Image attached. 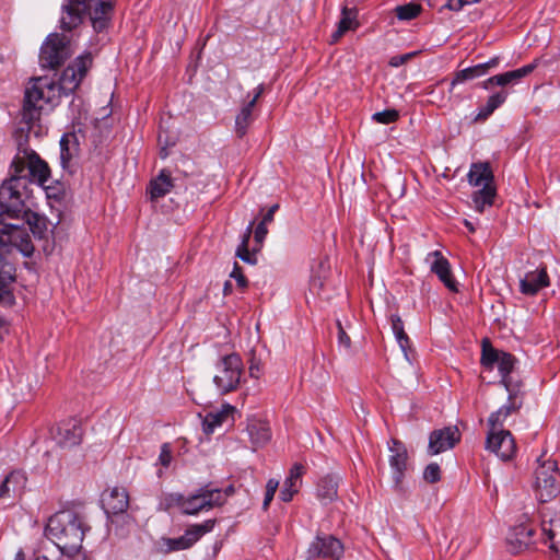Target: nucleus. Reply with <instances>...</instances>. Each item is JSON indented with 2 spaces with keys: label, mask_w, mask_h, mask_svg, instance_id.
<instances>
[{
  "label": "nucleus",
  "mask_w": 560,
  "mask_h": 560,
  "mask_svg": "<svg viewBox=\"0 0 560 560\" xmlns=\"http://www.w3.org/2000/svg\"><path fill=\"white\" fill-rule=\"evenodd\" d=\"M9 174L0 186V256L20 252L23 257H32L35 246L28 230L36 240H47L51 230L47 218L27 206L32 189L19 158L11 161Z\"/></svg>",
  "instance_id": "f257e3e1"
},
{
  "label": "nucleus",
  "mask_w": 560,
  "mask_h": 560,
  "mask_svg": "<svg viewBox=\"0 0 560 560\" xmlns=\"http://www.w3.org/2000/svg\"><path fill=\"white\" fill-rule=\"evenodd\" d=\"M92 66L91 54L79 56L61 73L59 81L48 77L32 78L25 89L21 122L28 129L40 119L45 106L56 107L62 96L72 94Z\"/></svg>",
  "instance_id": "f03ea898"
},
{
  "label": "nucleus",
  "mask_w": 560,
  "mask_h": 560,
  "mask_svg": "<svg viewBox=\"0 0 560 560\" xmlns=\"http://www.w3.org/2000/svg\"><path fill=\"white\" fill-rule=\"evenodd\" d=\"M90 529L82 514L62 510L49 517L45 535L62 553L69 556L80 551L85 533Z\"/></svg>",
  "instance_id": "7ed1b4c3"
},
{
  "label": "nucleus",
  "mask_w": 560,
  "mask_h": 560,
  "mask_svg": "<svg viewBox=\"0 0 560 560\" xmlns=\"http://www.w3.org/2000/svg\"><path fill=\"white\" fill-rule=\"evenodd\" d=\"M517 359L510 352L494 348L489 338L481 341L480 363L487 370H493L497 365L501 376L500 383L505 387H521L522 383H514L511 376Z\"/></svg>",
  "instance_id": "20e7f679"
},
{
  "label": "nucleus",
  "mask_w": 560,
  "mask_h": 560,
  "mask_svg": "<svg viewBox=\"0 0 560 560\" xmlns=\"http://www.w3.org/2000/svg\"><path fill=\"white\" fill-rule=\"evenodd\" d=\"M243 372V362L237 353H225L217 364V374L213 376L221 394L233 392L237 388Z\"/></svg>",
  "instance_id": "39448f33"
},
{
  "label": "nucleus",
  "mask_w": 560,
  "mask_h": 560,
  "mask_svg": "<svg viewBox=\"0 0 560 560\" xmlns=\"http://www.w3.org/2000/svg\"><path fill=\"white\" fill-rule=\"evenodd\" d=\"M70 42L67 36L52 33L40 47L39 63L43 68L56 69L71 56Z\"/></svg>",
  "instance_id": "423d86ee"
},
{
  "label": "nucleus",
  "mask_w": 560,
  "mask_h": 560,
  "mask_svg": "<svg viewBox=\"0 0 560 560\" xmlns=\"http://www.w3.org/2000/svg\"><path fill=\"white\" fill-rule=\"evenodd\" d=\"M535 488L542 502L553 499L560 492V470L555 460H546L536 468Z\"/></svg>",
  "instance_id": "0eeeda50"
},
{
  "label": "nucleus",
  "mask_w": 560,
  "mask_h": 560,
  "mask_svg": "<svg viewBox=\"0 0 560 560\" xmlns=\"http://www.w3.org/2000/svg\"><path fill=\"white\" fill-rule=\"evenodd\" d=\"M14 158L20 159L23 174L30 178V186L32 184L44 186L45 182L50 180L51 170L48 163L43 160L33 149H19V152L14 155Z\"/></svg>",
  "instance_id": "6e6552de"
},
{
  "label": "nucleus",
  "mask_w": 560,
  "mask_h": 560,
  "mask_svg": "<svg viewBox=\"0 0 560 560\" xmlns=\"http://www.w3.org/2000/svg\"><path fill=\"white\" fill-rule=\"evenodd\" d=\"M343 544L330 534H317L307 549L308 559L340 560L343 556Z\"/></svg>",
  "instance_id": "1a4fd4ad"
},
{
  "label": "nucleus",
  "mask_w": 560,
  "mask_h": 560,
  "mask_svg": "<svg viewBox=\"0 0 560 560\" xmlns=\"http://www.w3.org/2000/svg\"><path fill=\"white\" fill-rule=\"evenodd\" d=\"M94 8L95 2H92V0H63L60 27L63 31L74 30L83 22L86 12H89L90 20L92 21Z\"/></svg>",
  "instance_id": "9d476101"
},
{
  "label": "nucleus",
  "mask_w": 560,
  "mask_h": 560,
  "mask_svg": "<svg viewBox=\"0 0 560 560\" xmlns=\"http://www.w3.org/2000/svg\"><path fill=\"white\" fill-rule=\"evenodd\" d=\"M486 447L503 462L513 459L516 454V443L509 430L488 431Z\"/></svg>",
  "instance_id": "9b49d317"
},
{
  "label": "nucleus",
  "mask_w": 560,
  "mask_h": 560,
  "mask_svg": "<svg viewBox=\"0 0 560 560\" xmlns=\"http://www.w3.org/2000/svg\"><path fill=\"white\" fill-rule=\"evenodd\" d=\"M392 455L389 456V466L392 468V478L396 491H402V481L408 470V452L402 442L392 440L389 446Z\"/></svg>",
  "instance_id": "f8f14e48"
},
{
  "label": "nucleus",
  "mask_w": 560,
  "mask_h": 560,
  "mask_svg": "<svg viewBox=\"0 0 560 560\" xmlns=\"http://www.w3.org/2000/svg\"><path fill=\"white\" fill-rule=\"evenodd\" d=\"M166 509L178 508L184 514L194 515L200 510L210 506V494L199 493L185 498L179 493L167 494L164 499Z\"/></svg>",
  "instance_id": "ddd939ff"
},
{
  "label": "nucleus",
  "mask_w": 560,
  "mask_h": 560,
  "mask_svg": "<svg viewBox=\"0 0 560 560\" xmlns=\"http://www.w3.org/2000/svg\"><path fill=\"white\" fill-rule=\"evenodd\" d=\"M462 434L457 427H445L433 430L429 436L428 453L438 455L453 448L459 443Z\"/></svg>",
  "instance_id": "4468645a"
},
{
  "label": "nucleus",
  "mask_w": 560,
  "mask_h": 560,
  "mask_svg": "<svg viewBox=\"0 0 560 560\" xmlns=\"http://www.w3.org/2000/svg\"><path fill=\"white\" fill-rule=\"evenodd\" d=\"M101 503L107 515L122 514L129 508V493L124 487L108 488L103 491Z\"/></svg>",
  "instance_id": "2eb2a0df"
},
{
  "label": "nucleus",
  "mask_w": 560,
  "mask_h": 560,
  "mask_svg": "<svg viewBox=\"0 0 560 560\" xmlns=\"http://www.w3.org/2000/svg\"><path fill=\"white\" fill-rule=\"evenodd\" d=\"M21 254L15 252L5 257L0 256V302H11L13 300L12 283L15 281V267L13 260L16 255Z\"/></svg>",
  "instance_id": "dca6fc26"
},
{
  "label": "nucleus",
  "mask_w": 560,
  "mask_h": 560,
  "mask_svg": "<svg viewBox=\"0 0 560 560\" xmlns=\"http://www.w3.org/2000/svg\"><path fill=\"white\" fill-rule=\"evenodd\" d=\"M550 285V279L546 266H540L534 271L525 273L520 281V291L528 296L536 295L541 289Z\"/></svg>",
  "instance_id": "f3484780"
},
{
  "label": "nucleus",
  "mask_w": 560,
  "mask_h": 560,
  "mask_svg": "<svg viewBox=\"0 0 560 560\" xmlns=\"http://www.w3.org/2000/svg\"><path fill=\"white\" fill-rule=\"evenodd\" d=\"M541 532L549 541V548L556 555L560 553V512H545L541 518Z\"/></svg>",
  "instance_id": "a211bd4d"
},
{
  "label": "nucleus",
  "mask_w": 560,
  "mask_h": 560,
  "mask_svg": "<svg viewBox=\"0 0 560 560\" xmlns=\"http://www.w3.org/2000/svg\"><path fill=\"white\" fill-rule=\"evenodd\" d=\"M434 258L431 264V271L438 276L443 284L452 292H458L457 281L454 279L451 265L447 258L443 256L440 250H434L429 254Z\"/></svg>",
  "instance_id": "6ab92c4d"
},
{
  "label": "nucleus",
  "mask_w": 560,
  "mask_h": 560,
  "mask_svg": "<svg viewBox=\"0 0 560 560\" xmlns=\"http://www.w3.org/2000/svg\"><path fill=\"white\" fill-rule=\"evenodd\" d=\"M304 474L305 467L302 464L295 463L291 467L279 493V499L282 502L288 503L292 501L293 497L300 491Z\"/></svg>",
  "instance_id": "aec40b11"
},
{
  "label": "nucleus",
  "mask_w": 560,
  "mask_h": 560,
  "mask_svg": "<svg viewBox=\"0 0 560 560\" xmlns=\"http://www.w3.org/2000/svg\"><path fill=\"white\" fill-rule=\"evenodd\" d=\"M208 524L209 522L206 521L203 524L191 526L186 530L185 535L178 538H167L165 541L168 550L174 551L189 548L209 530Z\"/></svg>",
  "instance_id": "412c9836"
},
{
  "label": "nucleus",
  "mask_w": 560,
  "mask_h": 560,
  "mask_svg": "<svg viewBox=\"0 0 560 560\" xmlns=\"http://www.w3.org/2000/svg\"><path fill=\"white\" fill-rule=\"evenodd\" d=\"M115 0H92L95 8L92 13V26L96 32L107 28L114 10Z\"/></svg>",
  "instance_id": "4be33fe9"
},
{
  "label": "nucleus",
  "mask_w": 560,
  "mask_h": 560,
  "mask_svg": "<svg viewBox=\"0 0 560 560\" xmlns=\"http://www.w3.org/2000/svg\"><path fill=\"white\" fill-rule=\"evenodd\" d=\"M535 529L527 525L521 524L515 526L508 537L513 552H520L523 548H527L533 542Z\"/></svg>",
  "instance_id": "5701e85b"
},
{
  "label": "nucleus",
  "mask_w": 560,
  "mask_h": 560,
  "mask_svg": "<svg viewBox=\"0 0 560 560\" xmlns=\"http://www.w3.org/2000/svg\"><path fill=\"white\" fill-rule=\"evenodd\" d=\"M357 16L358 10L355 8H348L347 5L342 8L337 30L331 34L332 44L339 42L348 31H355L359 27Z\"/></svg>",
  "instance_id": "b1692460"
},
{
  "label": "nucleus",
  "mask_w": 560,
  "mask_h": 560,
  "mask_svg": "<svg viewBox=\"0 0 560 560\" xmlns=\"http://www.w3.org/2000/svg\"><path fill=\"white\" fill-rule=\"evenodd\" d=\"M83 429L75 422L70 421L58 427V442L65 447L79 445L82 441Z\"/></svg>",
  "instance_id": "393cba45"
},
{
  "label": "nucleus",
  "mask_w": 560,
  "mask_h": 560,
  "mask_svg": "<svg viewBox=\"0 0 560 560\" xmlns=\"http://www.w3.org/2000/svg\"><path fill=\"white\" fill-rule=\"evenodd\" d=\"M173 188L172 177L168 172L162 170L158 177L152 179L148 186L150 199L155 201L171 191Z\"/></svg>",
  "instance_id": "a878e982"
},
{
  "label": "nucleus",
  "mask_w": 560,
  "mask_h": 560,
  "mask_svg": "<svg viewBox=\"0 0 560 560\" xmlns=\"http://www.w3.org/2000/svg\"><path fill=\"white\" fill-rule=\"evenodd\" d=\"M467 177L471 186H480L486 183L494 184V176L489 162L472 163Z\"/></svg>",
  "instance_id": "bb28decb"
},
{
  "label": "nucleus",
  "mask_w": 560,
  "mask_h": 560,
  "mask_svg": "<svg viewBox=\"0 0 560 560\" xmlns=\"http://www.w3.org/2000/svg\"><path fill=\"white\" fill-rule=\"evenodd\" d=\"M506 97L508 92L504 90L490 95L486 104L479 108V112L472 119V122L477 124L486 121L494 113V110L498 109L506 101Z\"/></svg>",
  "instance_id": "cd10ccee"
},
{
  "label": "nucleus",
  "mask_w": 560,
  "mask_h": 560,
  "mask_svg": "<svg viewBox=\"0 0 560 560\" xmlns=\"http://www.w3.org/2000/svg\"><path fill=\"white\" fill-rule=\"evenodd\" d=\"M317 498L324 503L332 502L338 494V478L327 475L319 479L317 483Z\"/></svg>",
  "instance_id": "c85d7f7f"
},
{
  "label": "nucleus",
  "mask_w": 560,
  "mask_h": 560,
  "mask_svg": "<svg viewBox=\"0 0 560 560\" xmlns=\"http://www.w3.org/2000/svg\"><path fill=\"white\" fill-rule=\"evenodd\" d=\"M254 225H255V221H250L242 236V242L236 249V256L249 265L257 264L256 252L260 249L259 246L257 248H254L253 252H250L248 248V244H249V240H250V236L253 233Z\"/></svg>",
  "instance_id": "c756f323"
},
{
  "label": "nucleus",
  "mask_w": 560,
  "mask_h": 560,
  "mask_svg": "<svg viewBox=\"0 0 560 560\" xmlns=\"http://www.w3.org/2000/svg\"><path fill=\"white\" fill-rule=\"evenodd\" d=\"M495 195L494 184L486 183L482 188L476 190L471 196L475 209L482 212L486 207L492 206Z\"/></svg>",
  "instance_id": "7c9ffc66"
},
{
  "label": "nucleus",
  "mask_w": 560,
  "mask_h": 560,
  "mask_svg": "<svg viewBox=\"0 0 560 560\" xmlns=\"http://www.w3.org/2000/svg\"><path fill=\"white\" fill-rule=\"evenodd\" d=\"M254 103L247 102L244 106H242L240 113L236 115L235 132L238 138H243L246 135L248 127L254 122Z\"/></svg>",
  "instance_id": "2f4dec72"
},
{
  "label": "nucleus",
  "mask_w": 560,
  "mask_h": 560,
  "mask_svg": "<svg viewBox=\"0 0 560 560\" xmlns=\"http://www.w3.org/2000/svg\"><path fill=\"white\" fill-rule=\"evenodd\" d=\"M252 443L256 447L265 445L271 438L270 428L267 422L253 421L247 427Z\"/></svg>",
  "instance_id": "473e14b6"
},
{
  "label": "nucleus",
  "mask_w": 560,
  "mask_h": 560,
  "mask_svg": "<svg viewBox=\"0 0 560 560\" xmlns=\"http://www.w3.org/2000/svg\"><path fill=\"white\" fill-rule=\"evenodd\" d=\"M238 413L237 409L230 405L223 404L221 410L212 413V432L215 428L226 425L228 428L234 427L235 416Z\"/></svg>",
  "instance_id": "72a5a7b5"
},
{
  "label": "nucleus",
  "mask_w": 560,
  "mask_h": 560,
  "mask_svg": "<svg viewBox=\"0 0 560 560\" xmlns=\"http://www.w3.org/2000/svg\"><path fill=\"white\" fill-rule=\"evenodd\" d=\"M509 393L508 401L499 408V415L505 413L506 418L512 413L518 412L523 406V393L521 387H509L505 388Z\"/></svg>",
  "instance_id": "f704fd0d"
},
{
  "label": "nucleus",
  "mask_w": 560,
  "mask_h": 560,
  "mask_svg": "<svg viewBox=\"0 0 560 560\" xmlns=\"http://www.w3.org/2000/svg\"><path fill=\"white\" fill-rule=\"evenodd\" d=\"M46 194V197L50 201L62 203L67 197V185L61 180H49L45 182L44 186H40Z\"/></svg>",
  "instance_id": "c9c22d12"
},
{
  "label": "nucleus",
  "mask_w": 560,
  "mask_h": 560,
  "mask_svg": "<svg viewBox=\"0 0 560 560\" xmlns=\"http://www.w3.org/2000/svg\"><path fill=\"white\" fill-rule=\"evenodd\" d=\"M486 74V67L476 65L466 69L459 70L455 73L454 79L451 82V86L454 88L458 83H463L476 78H480Z\"/></svg>",
  "instance_id": "e433bc0d"
},
{
  "label": "nucleus",
  "mask_w": 560,
  "mask_h": 560,
  "mask_svg": "<svg viewBox=\"0 0 560 560\" xmlns=\"http://www.w3.org/2000/svg\"><path fill=\"white\" fill-rule=\"evenodd\" d=\"M390 324H392L393 332H394L400 348L404 351H406V349L410 345V339L405 331L404 322H402L401 317L398 314H393L390 316Z\"/></svg>",
  "instance_id": "4c0bfd02"
},
{
  "label": "nucleus",
  "mask_w": 560,
  "mask_h": 560,
  "mask_svg": "<svg viewBox=\"0 0 560 560\" xmlns=\"http://www.w3.org/2000/svg\"><path fill=\"white\" fill-rule=\"evenodd\" d=\"M422 7L419 3L410 2L395 8L396 16L401 21H410L419 16Z\"/></svg>",
  "instance_id": "58836bf2"
},
{
  "label": "nucleus",
  "mask_w": 560,
  "mask_h": 560,
  "mask_svg": "<svg viewBox=\"0 0 560 560\" xmlns=\"http://www.w3.org/2000/svg\"><path fill=\"white\" fill-rule=\"evenodd\" d=\"M70 139H75L74 135L66 133L60 139V164L63 170L70 167V162L73 158V151L69 147Z\"/></svg>",
  "instance_id": "ea45409f"
},
{
  "label": "nucleus",
  "mask_w": 560,
  "mask_h": 560,
  "mask_svg": "<svg viewBox=\"0 0 560 560\" xmlns=\"http://www.w3.org/2000/svg\"><path fill=\"white\" fill-rule=\"evenodd\" d=\"M539 65V59H535L533 62L525 65L518 69L508 71L512 84H516L523 78L529 75Z\"/></svg>",
  "instance_id": "a19ab883"
},
{
  "label": "nucleus",
  "mask_w": 560,
  "mask_h": 560,
  "mask_svg": "<svg viewBox=\"0 0 560 560\" xmlns=\"http://www.w3.org/2000/svg\"><path fill=\"white\" fill-rule=\"evenodd\" d=\"M399 112L395 108H388L382 112L374 113L372 116L373 121L382 125H389L399 119Z\"/></svg>",
  "instance_id": "79ce46f5"
},
{
  "label": "nucleus",
  "mask_w": 560,
  "mask_h": 560,
  "mask_svg": "<svg viewBox=\"0 0 560 560\" xmlns=\"http://www.w3.org/2000/svg\"><path fill=\"white\" fill-rule=\"evenodd\" d=\"M509 84H512V83H511V79L509 77V72L506 71L504 73L495 74V75L485 80L481 83V86L483 89L488 90L492 85L506 86Z\"/></svg>",
  "instance_id": "37998d69"
},
{
  "label": "nucleus",
  "mask_w": 560,
  "mask_h": 560,
  "mask_svg": "<svg viewBox=\"0 0 560 560\" xmlns=\"http://www.w3.org/2000/svg\"><path fill=\"white\" fill-rule=\"evenodd\" d=\"M234 492L233 485H229L224 489H212V506L222 505L225 502V498L234 494Z\"/></svg>",
  "instance_id": "c03bdc74"
},
{
  "label": "nucleus",
  "mask_w": 560,
  "mask_h": 560,
  "mask_svg": "<svg viewBox=\"0 0 560 560\" xmlns=\"http://www.w3.org/2000/svg\"><path fill=\"white\" fill-rule=\"evenodd\" d=\"M279 487V481L271 478L267 481L266 485V491H265V498L262 502V510L267 511L269 509V505L271 501L273 500L275 493L277 492V489Z\"/></svg>",
  "instance_id": "a18cd8bd"
},
{
  "label": "nucleus",
  "mask_w": 560,
  "mask_h": 560,
  "mask_svg": "<svg viewBox=\"0 0 560 560\" xmlns=\"http://www.w3.org/2000/svg\"><path fill=\"white\" fill-rule=\"evenodd\" d=\"M423 479L429 483H435L441 480V468L439 464H429L423 471Z\"/></svg>",
  "instance_id": "49530a36"
},
{
  "label": "nucleus",
  "mask_w": 560,
  "mask_h": 560,
  "mask_svg": "<svg viewBox=\"0 0 560 560\" xmlns=\"http://www.w3.org/2000/svg\"><path fill=\"white\" fill-rule=\"evenodd\" d=\"M505 420H506V415L505 413L499 415V409L497 411L492 412L488 418L489 431L504 430L503 424H504Z\"/></svg>",
  "instance_id": "de8ad7c7"
},
{
  "label": "nucleus",
  "mask_w": 560,
  "mask_h": 560,
  "mask_svg": "<svg viewBox=\"0 0 560 560\" xmlns=\"http://www.w3.org/2000/svg\"><path fill=\"white\" fill-rule=\"evenodd\" d=\"M230 277L235 279L238 288L244 290L248 287V280L244 275L243 268L236 261L234 262Z\"/></svg>",
  "instance_id": "09e8293b"
},
{
  "label": "nucleus",
  "mask_w": 560,
  "mask_h": 560,
  "mask_svg": "<svg viewBox=\"0 0 560 560\" xmlns=\"http://www.w3.org/2000/svg\"><path fill=\"white\" fill-rule=\"evenodd\" d=\"M158 142L160 145V156L162 159L167 158V155H168L167 149L175 144V140L174 139L170 140L167 136H164L163 132H160L159 137H158Z\"/></svg>",
  "instance_id": "8fccbe9b"
},
{
  "label": "nucleus",
  "mask_w": 560,
  "mask_h": 560,
  "mask_svg": "<svg viewBox=\"0 0 560 560\" xmlns=\"http://www.w3.org/2000/svg\"><path fill=\"white\" fill-rule=\"evenodd\" d=\"M172 459H173V456H172L171 445L168 443H164L161 446V452H160V456H159V463L163 467L167 468L171 465Z\"/></svg>",
  "instance_id": "3c124183"
},
{
  "label": "nucleus",
  "mask_w": 560,
  "mask_h": 560,
  "mask_svg": "<svg viewBox=\"0 0 560 560\" xmlns=\"http://www.w3.org/2000/svg\"><path fill=\"white\" fill-rule=\"evenodd\" d=\"M268 234L267 224L259 222L254 231V240L260 247Z\"/></svg>",
  "instance_id": "603ef678"
},
{
  "label": "nucleus",
  "mask_w": 560,
  "mask_h": 560,
  "mask_svg": "<svg viewBox=\"0 0 560 560\" xmlns=\"http://www.w3.org/2000/svg\"><path fill=\"white\" fill-rule=\"evenodd\" d=\"M215 337L219 339L215 342V345H223V346L230 345V337H231L230 329L224 324H221L219 326V330L215 334Z\"/></svg>",
  "instance_id": "864d4df0"
},
{
  "label": "nucleus",
  "mask_w": 560,
  "mask_h": 560,
  "mask_svg": "<svg viewBox=\"0 0 560 560\" xmlns=\"http://www.w3.org/2000/svg\"><path fill=\"white\" fill-rule=\"evenodd\" d=\"M20 478H22V476L16 472H11L9 476H7L4 478V480L0 483V498H3L9 493V491H10L9 483H11L13 480L20 479Z\"/></svg>",
  "instance_id": "5fc2aeb1"
},
{
  "label": "nucleus",
  "mask_w": 560,
  "mask_h": 560,
  "mask_svg": "<svg viewBox=\"0 0 560 560\" xmlns=\"http://www.w3.org/2000/svg\"><path fill=\"white\" fill-rule=\"evenodd\" d=\"M338 327V342L339 345L343 346L345 348H350L351 346V339L348 336V334L345 331L340 320L337 322Z\"/></svg>",
  "instance_id": "6e6d98bb"
},
{
  "label": "nucleus",
  "mask_w": 560,
  "mask_h": 560,
  "mask_svg": "<svg viewBox=\"0 0 560 560\" xmlns=\"http://www.w3.org/2000/svg\"><path fill=\"white\" fill-rule=\"evenodd\" d=\"M415 55H416V52L394 56L389 60V66H392V67H400L404 63H406Z\"/></svg>",
  "instance_id": "4d7b16f0"
},
{
  "label": "nucleus",
  "mask_w": 560,
  "mask_h": 560,
  "mask_svg": "<svg viewBox=\"0 0 560 560\" xmlns=\"http://www.w3.org/2000/svg\"><path fill=\"white\" fill-rule=\"evenodd\" d=\"M248 372H249L250 377L259 378L261 369H260L259 362L256 361L255 358H253L250 360V363H249V366H248Z\"/></svg>",
  "instance_id": "13d9d810"
},
{
  "label": "nucleus",
  "mask_w": 560,
  "mask_h": 560,
  "mask_svg": "<svg viewBox=\"0 0 560 560\" xmlns=\"http://www.w3.org/2000/svg\"><path fill=\"white\" fill-rule=\"evenodd\" d=\"M279 209V205L278 203H275L272 205L268 210L267 212L264 214L262 219L260 222L265 223V224H268L270 222L273 221V217H275V213L278 211Z\"/></svg>",
  "instance_id": "bf43d9fd"
},
{
  "label": "nucleus",
  "mask_w": 560,
  "mask_h": 560,
  "mask_svg": "<svg viewBox=\"0 0 560 560\" xmlns=\"http://www.w3.org/2000/svg\"><path fill=\"white\" fill-rule=\"evenodd\" d=\"M466 5L464 0H448L444 8H447L451 11L458 12Z\"/></svg>",
  "instance_id": "052dcab7"
},
{
  "label": "nucleus",
  "mask_w": 560,
  "mask_h": 560,
  "mask_svg": "<svg viewBox=\"0 0 560 560\" xmlns=\"http://www.w3.org/2000/svg\"><path fill=\"white\" fill-rule=\"evenodd\" d=\"M264 91H265L264 84H259L253 91V97H252V100L249 102H253L254 106H256V103H257L258 98L262 95Z\"/></svg>",
  "instance_id": "680f3d73"
},
{
  "label": "nucleus",
  "mask_w": 560,
  "mask_h": 560,
  "mask_svg": "<svg viewBox=\"0 0 560 560\" xmlns=\"http://www.w3.org/2000/svg\"><path fill=\"white\" fill-rule=\"evenodd\" d=\"M198 416L200 418H202V430H203L205 434L208 435L210 433V420H209L210 413H207L205 417H202V413L198 412Z\"/></svg>",
  "instance_id": "e2e57ef3"
},
{
  "label": "nucleus",
  "mask_w": 560,
  "mask_h": 560,
  "mask_svg": "<svg viewBox=\"0 0 560 560\" xmlns=\"http://www.w3.org/2000/svg\"><path fill=\"white\" fill-rule=\"evenodd\" d=\"M498 63H499V58H498V57H494V58L490 59V60H489V61H487V62L480 63V66H485V67H486V74H487V73H488V71H489L491 68H494Z\"/></svg>",
  "instance_id": "0e129e2a"
},
{
  "label": "nucleus",
  "mask_w": 560,
  "mask_h": 560,
  "mask_svg": "<svg viewBox=\"0 0 560 560\" xmlns=\"http://www.w3.org/2000/svg\"><path fill=\"white\" fill-rule=\"evenodd\" d=\"M15 560H24V555L22 552H18ZM35 560H49L46 556H37Z\"/></svg>",
  "instance_id": "69168bd1"
},
{
  "label": "nucleus",
  "mask_w": 560,
  "mask_h": 560,
  "mask_svg": "<svg viewBox=\"0 0 560 560\" xmlns=\"http://www.w3.org/2000/svg\"><path fill=\"white\" fill-rule=\"evenodd\" d=\"M464 224H465V226L468 229V231H469L470 233H474V232H475V226L472 225V223H471V222H469L468 220H465V221H464Z\"/></svg>",
  "instance_id": "338daca9"
},
{
  "label": "nucleus",
  "mask_w": 560,
  "mask_h": 560,
  "mask_svg": "<svg viewBox=\"0 0 560 560\" xmlns=\"http://www.w3.org/2000/svg\"><path fill=\"white\" fill-rule=\"evenodd\" d=\"M232 292V284L226 281L225 284H224V294L228 295Z\"/></svg>",
  "instance_id": "774afa93"
}]
</instances>
